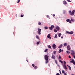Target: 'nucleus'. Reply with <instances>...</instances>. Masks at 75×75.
Returning a JSON list of instances; mask_svg holds the SVG:
<instances>
[{"label":"nucleus","mask_w":75,"mask_h":75,"mask_svg":"<svg viewBox=\"0 0 75 75\" xmlns=\"http://www.w3.org/2000/svg\"><path fill=\"white\" fill-rule=\"evenodd\" d=\"M71 12L72 11H69V13H70V15L71 16H74V15L75 14V13H74V12H73L72 11L71 13Z\"/></svg>","instance_id":"f257e3e1"},{"label":"nucleus","mask_w":75,"mask_h":75,"mask_svg":"<svg viewBox=\"0 0 75 75\" xmlns=\"http://www.w3.org/2000/svg\"><path fill=\"white\" fill-rule=\"evenodd\" d=\"M41 29L38 28V33L39 35H40L41 34Z\"/></svg>","instance_id":"f03ea898"},{"label":"nucleus","mask_w":75,"mask_h":75,"mask_svg":"<svg viewBox=\"0 0 75 75\" xmlns=\"http://www.w3.org/2000/svg\"><path fill=\"white\" fill-rule=\"evenodd\" d=\"M52 47L53 49H56V48H57V45L54 44H53L52 45Z\"/></svg>","instance_id":"7ed1b4c3"},{"label":"nucleus","mask_w":75,"mask_h":75,"mask_svg":"<svg viewBox=\"0 0 75 75\" xmlns=\"http://www.w3.org/2000/svg\"><path fill=\"white\" fill-rule=\"evenodd\" d=\"M45 59L46 61H48V57L47 55H45Z\"/></svg>","instance_id":"20e7f679"},{"label":"nucleus","mask_w":75,"mask_h":75,"mask_svg":"<svg viewBox=\"0 0 75 75\" xmlns=\"http://www.w3.org/2000/svg\"><path fill=\"white\" fill-rule=\"evenodd\" d=\"M54 28V25H51V27H50L49 28L50 30H52L53 28Z\"/></svg>","instance_id":"39448f33"},{"label":"nucleus","mask_w":75,"mask_h":75,"mask_svg":"<svg viewBox=\"0 0 75 75\" xmlns=\"http://www.w3.org/2000/svg\"><path fill=\"white\" fill-rule=\"evenodd\" d=\"M47 37L50 39H51V35L50 34H49L47 36Z\"/></svg>","instance_id":"423d86ee"},{"label":"nucleus","mask_w":75,"mask_h":75,"mask_svg":"<svg viewBox=\"0 0 75 75\" xmlns=\"http://www.w3.org/2000/svg\"><path fill=\"white\" fill-rule=\"evenodd\" d=\"M71 51L72 52H73L72 53H71V55H74V54H75V52H74V51H73V50H71Z\"/></svg>","instance_id":"0eeeda50"},{"label":"nucleus","mask_w":75,"mask_h":75,"mask_svg":"<svg viewBox=\"0 0 75 75\" xmlns=\"http://www.w3.org/2000/svg\"><path fill=\"white\" fill-rule=\"evenodd\" d=\"M70 46H69V45H68L67 46V49L68 50H69H69H71V48H70Z\"/></svg>","instance_id":"6e6552de"},{"label":"nucleus","mask_w":75,"mask_h":75,"mask_svg":"<svg viewBox=\"0 0 75 75\" xmlns=\"http://www.w3.org/2000/svg\"><path fill=\"white\" fill-rule=\"evenodd\" d=\"M56 29H57L58 31H59V27L58 26H57L56 28Z\"/></svg>","instance_id":"1a4fd4ad"},{"label":"nucleus","mask_w":75,"mask_h":75,"mask_svg":"<svg viewBox=\"0 0 75 75\" xmlns=\"http://www.w3.org/2000/svg\"><path fill=\"white\" fill-rule=\"evenodd\" d=\"M67 67H68L69 69L70 70H71V67L69 66V65H68Z\"/></svg>","instance_id":"9d476101"},{"label":"nucleus","mask_w":75,"mask_h":75,"mask_svg":"<svg viewBox=\"0 0 75 75\" xmlns=\"http://www.w3.org/2000/svg\"><path fill=\"white\" fill-rule=\"evenodd\" d=\"M52 59H55V57L54 55L52 56Z\"/></svg>","instance_id":"9b49d317"},{"label":"nucleus","mask_w":75,"mask_h":75,"mask_svg":"<svg viewBox=\"0 0 75 75\" xmlns=\"http://www.w3.org/2000/svg\"><path fill=\"white\" fill-rule=\"evenodd\" d=\"M62 74H64V75H67L65 73V71H64V70H62Z\"/></svg>","instance_id":"f8f14e48"},{"label":"nucleus","mask_w":75,"mask_h":75,"mask_svg":"<svg viewBox=\"0 0 75 75\" xmlns=\"http://www.w3.org/2000/svg\"><path fill=\"white\" fill-rule=\"evenodd\" d=\"M63 67L64 69H67V67H66V65L64 64L63 66Z\"/></svg>","instance_id":"ddd939ff"},{"label":"nucleus","mask_w":75,"mask_h":75,"mask_svg":"<svg viewBox=\"0 0 75 75\" xmlns=\"http://www.w3.org/2000/svg\"><path fill=\"white\" fill-rule=\"evenodd\" d=\"M63 4H67V2L65 1H63Z\"/></svg>","instance_id":"4468645a"},{"label":"nucleus","mask_w":75,"mask_h":75,"mask_svg":"<svg viewBox=\"0 0 75 75\" xmlns=\"http://www.w3.org/2000/svg\"><path fill=\"white\" fill-rule=\"evenodd\" d=\"M74 62H75V61L74 60H72L70 62H71V63H73V64H74Z\"/></svg>","instance_id":"2eb2a0df"},{"label":"nucleus","mask_w":75,"mask_h":75,"mask_svg":"<svg viewBox=\"0 0 75 75\" xmlns=\"http://www.w3.org/2000/svg\"><path fill=\"white\" fill-rule=\"evenodd\" d=\"M57 37L58 36H57V35L55 34L54 36V38H57Z\"/></svg>","instance_id":"dca6fc26"},{"label":"nucleus","mask_w":75,"mask_h":75,"mask_svg":"<svg viewBox=\"0 0 75 75\" xmlns=\"http://www.w3.org/2000/svg\"><path fill=\"white\" fill-rule=\"evenodd\" d=\"M61 51H62V50L61 49H60L58 52L59 53L61 52Z\"/></svg>","instance_id":"f3484780"},{"label":"nucleus","mask_w":75,"mask_h":75,"mask_svg":"<svg viewBox=\"0 0 75 75\" xmlns=\"http://www.w3.org/2000/svg\"><path fill=\"white\" fill-rule=\"evenodd\" d=\"M67 44L66 43H65L64 45V47H66V46H67Z\"/></svg>","instance_id":"a211bd4d"},{"label":"nucleus","mask_w":75,"mask_h":75,"mask_svg":"<svg viewBox=\"0 0 75 75\" xmlns=\"http://www.w3.org/2000/svg\"><path fill=\"white\" fill-rule=\"evenodd\" d=\"M36 38H37V39H39V37H38V35H37L36 36Z\"/></svg>","instance_id":"6ab92c4d"},{"label":"nucleus","mask_w":75,"mask_h":75,"mask_svg":"<svg viewBox=\"0 0 75 75\" xmlns=\"http://www.w3.org/2000/svg\"><path fill=\"white\" fill-rule=\"evenodd\" d=\"M34 68L35 69H37V68H38L36 66H35V67H34Z\"/></svg>","instance_id":"aec40b11"},{"label":"nucleus","mask_w":75,"mask_h":75,"mask_svg":"<svg viewBox=\"0 0 75 75\" xmlns=\"http://www.w3.org/2000/svg\"><path fill=\"white\" fill-rule=\"evenodd\" d=\"M38 25H41V23L40 22H39L38 23Z\"/></svg>","instance_id":"412c9836"},{"label":"nucleus","mask_w":75,"mask_h":75,"mask_svg":"<svg viewBox=\"0 0 75 75\" xmlns=\"http://www.w3.org/2000/svg\"><path fill=\"white\" fill-rule=\"evenodd\" d=\"M48 50L47 49H46L45 50V52H47Z\"/></svg>","instance_id":"4be33fe9"},{"label":"nucleus","mask_w":75,"mask_h":75,"mask_svg":"<svg viewBox=\"0 0 75 75\" xmlns=\"http://www.w3.org/2000/svg\"><path fill=\"white\" fill-rule=\"evenodd\" d=\"M73 31H71L70 32V34H73Z\"/></svg>","instance_id":"5701e85b"},{"label":"nucleus","mask_w":75,"mask_h":75,"mask_svg":"<svg viewBox=\"0 0 75 75\" xmlns=\"http://www.w3.org/2000/svg\"><path fill=\"white\" fill-rule=\"evenodd\" d=\"M66 52H67V54H70V52H69L68 51H67Z\"/></svg>","instance_id":"b1692460"},{"label":"nucleus","mask_w":75,"mask_h":75,"mask_svg":"<svg viewBox=\"0 0 75 75\" xmlns=\"http://www.w3.org/2000/svg\"><path fill=\"white\" fill-rule=\"evenodd\" d=\"M54 31L55 32V33H57V30L54 29Z\"/></svg>","instance_id":"393cba45"},{"label":"nucleus","mask_w":75,"mask_h":75,"mask_svg":"<svg viewBox=\"0 0 75 75\" xmlns=\"http://www.w3.org/2000/svg\"><path fill=\"white\" fill-rule=\"evenodd\" d=\"M62 34L61 33H59V35L58 36L59 37H61V35Z\"/></svg>","instance_id":"a878e982"},{"label":"nucleus","mask_w":75,"mask_h":75,"mask_svg":"<svg viewBox=\"0 0 75 75\" xmlns=\"http://www.w3.org/2000/svg\"><path fill=\"white\" fill-rule=\"evenodd\" d=\"M56 52H57V51H54L53 52V54H55L56 53Z\"/></svg>","instance_id":"bb28decb"},{"label":"nucleus","mask_w":75,"mask_h":75,"mask_svg":"<svg viewBox=\"0 0 75 75\" xmlns=\"http://www.w3.org/2000/svg\"><path fill=\"white\" fill-rule=\"evenodd\" d=\"M44 28L45 29H48V28L46 26Z\"/></svg>","instance_id":"cd10ccee"},{"label":"nucleus","mask_w":75,"mask_h":75,"mask_svg":"<svg viewBox=\"0 0 75 75\" xmlns=\"http://www.w3.org/2000/svg\"><path fill=\"white\" fill-rule=\"evenodd\" d=\"M69 19H67L66 20V21L67 22H69Z\"/></svg>","instance_id":"c85d7f7f"},{"label":"nucleus","mask_w":75,"mask_h":75,"mask_svg":"<svg viewBox=\"0 0 75 75\" xmlns=\"http://www.w3.org/2000/svg\"><path fill=\"white\" fill-rule=\"evenodd\" d=\"M46 61L45 62L46 64H48V60H46Z\"/></svg>","instance_id":"c756f323"},{"label":"nucleus","mask_w":75,"mask_h":75,"mask_svg":"<svg viewBox=\"0 0 75 75\" xmlns=\"http://www.w3.org/2000/svg\"><path fill=\"white\" fill-rule=\"evenodd\" d=\"M71 21H72V22H74V20L72 19V18L71 19Z\"/></svg>","instance_id":"7c9ffc66"},{"label":"nucleus","mask_w":75,"mask_h":75,"mask_svg":"<svg viewBox=\"0 0 75 75\" xmlns=\"http://www.w3.org/2000/svg\"><path fill=\"white\" fill-rule=\"evenodd\" d=\"M60 48H62V45L61 44L60 45Z\"/></svg>","instance_id":"2f4dec72"},{"label":"nucleus","mask_w":75,"mask_h":75,"mask_svg":"<svg viewBox=\"0 0 75 75\" xmlns=\"http://www.w3.org/2000/svg\"><path fill=\"white\" fill-rule=\"evenodd\" d=\"M40 42H37V45H38L40 44Z\"/></svg>","instance_id":"473e14b6"},{"label":"nucleus","mask_w":75,"mask_h":75,"mask_svg":"<svg viewBox=\"0 0 75 75\" xmlns=\"http://www.w3.org/2000/svg\"><path fill=\"white\" fill-rule=\"evenodd\" d=\"M66 33H67V34H70V32H68V31H67Z\"/></svg>","instance_id":"72a5a7b5"},{"label":"nucleus","mask_w":75,"mask_h":75,"mask_svg":"<svg viewBox=\"0 0 75 75\" xmlns=\"http://www.w3.org/2000/svg\"><path fill=\"white\" fill-rule=\"evenodd\" d=\"M21 17H24V15H21Z\"/></svg>","instance_id":"f704fd0d"},{"label":"nucleus","mask_w":75,"mask_h":75,"mask_svg":"<svg viewBox=\"0 0 75 75\" xmlns=\"http://www.w3.org/2000/svg\"><path fill=\"white\" fill-rule=\"evenodd\" d=\"M48 47L49 48H51V47L50 46V45H49L48 46Z\"/></svg>","instance_id":"c9c22d12"},{"label":"nucleus","mask_w":75,"mask_h":75,"mask_svg":"<svg viewBox=\"0 0 75 75\" xmlns=\"http://www.w3.org/2000/svg\"><path fill=\"white\" fill-rule=\"evenodd\" d=\"M67 1H68V2H69L70 3H71V1L70 0H67Z\"/></svg>","instance_id":"e433bc0d"},{"label":"nucleus","mask_w":75,"mask_h":75,"mask_svg":"<svg viewBox=\"0 0 75 75\" xmlns=\"http://www.w3.org/2000/svg\"><path fill=\"white\" fill-rule=\"evenodd\" d=\"M69 22L70 23H72V22H71V20H69Z\"/></svg>","instance_id":"4c0bfd02"},{"label":"nucleus","mask_w":75,"mask_h":75,"mask_svg":"<svg viewBox=\"0 0 75 75\" xmlns=\"http://www.w3.org/2000/svg\"><path fill=\"white\" fill-rule=\"evenodd\" d=\"M20 0H18V2H17V3H19L20 2Z\"/></svg>","instance_id":"58836bf2"},{"label":"nucleus","mask_w":75,"mask_h":75,"mask_svg":"<svg viewBox=\"0 0 75 75\" xmlns=\"http://www.w3.org/2000/svg\"><path fill=\"white\" fill-rule=\"evenodd\" d=\"M60 62L61 63H62V64H63V62L61 60H60Z\"/></svg>","instance_id":"ea45409f"},{"label":"nucleus","mask_w":75,"mask_h":75,"mask_svg":"<svg viewBox=\"0 0 75 75\" xmlns=\"http://www.w3.org/2000/svg\"><path fill=\"white\" fill-rule=\"evenodd\" d=\"M73 12V13H75V10H73L72 11Z\"/></svg>","instance_id":"a19ab883"},{"label":"nucleus","mask_w":75,"mask_h":75,"mask_svg":"<svg viewBox=\"0 0 75 75\" xmlns=\"http://www.w3.org/2000/svg\"><path fill=\"white\" fill-rule=\"evenodd\" d=\"M64 65H65V64H66V62H65V61H64Z\"/></svg>","instance_id":"79ce46f5"},{"label":"nucleus","mask_w":75,"mask_h":75,"mask_svg":"<svg viewBox=\"0 0 75 75\" xmlns=\"http://www.w3.org/2000/svg\"><path fill=\"white\" fill-rule=\"evenodd\" d=\"M59 59H61V56H60V55H59Z\"/></svg>","instance_id":"37998d69"},{"label":"nucleus","mask_w":75,"mask_h":75,"mask_svg":"<svg viewBox=\"0 0 75 75\" xmlns=\"http://www.w3.org/2000/svg\"><path fill=\"white\" fill-rule=\"evenodd\" d=\"M32 66L33 67H34L35 65H34V64H32Z\"/></svg>","instance_id":"c03bdc74"},{"label":"nucleus","mask_w":75,"mask_h":75,"mask_svg":"<svg viewBox=\"0 0 75 75\" xmlns=\"http://www.w3.org/2000/svg\"><path fill=\"white\" fill-rule=\"evenodd\" d=\"M65 11H63V13L65 14Z\"/></svg>","instance_id":"a18cd8bd"},{"label":"nucleus","mask_w":75,"mask_h":75,"mask_svg":"<svg viewBox=\"0 0 75 75\" xmlns=\"http://www.w3.org/2000/svg\"><path fill=\"white\" fill-rule=\"evenodd\" d=\"M47 18H50V16H48V15H47Z\"/></svg>","instance_id":"49530a36"},{"label":"nucleus","mask_w":75,"mask_h":75,"mask_svg":"<svg viewBox=\"0 0 75 75\" xmlns=\"http://www.w3.org/2000/svg\"><path fill=\"white\" fill-rule=\"evenodd\" d=\"M55 62L56 63V64H57V60H55Z\"/></svg>","instance_id":"de8ad7c7"},{"label":"nucleus","mask_w":75,"mask_h":75,"mask_svg":"<svg viewBox=\"0 0 75 75\" xmlns=\"http://www.w3.org/2000/svg\"><path fill=\"white\" fill-rule=\"evenodd\" d=\"M69 58H71V56L70 55L69 56Z\"/></svg>","instance_id":"09e8293b"},{"label":"nucleus","mask_w":75,"mask_h":75,"mask_svg":"<svg viewBox=\"0 0 75 75\" xmlns=\"http://www.w3.org/2000/svg\"><path fill=\"white\" fill-rule=\"evenodd\" d=\"M56 75H60V74H59V73H57L56 74Z\"/></svg>","instance_id":"8fccbe9b"},{"label":"nucleus","mask_w":75,"mask_h":75,"mask_svg":"<svg viewBox=\"0 0 75 75\" xmlns=\"http://www.w3.org/2000/svg\"><path fill=\"white\" fill-rule=\"evenodd\" d=\"M53 17H55V14H53V15H52Z\"/></svg>","instance_id":"3c124183"},{"label":"nucleus","mask_w":75,"mask_h":75,"mask_svg":"<svg viewBox=\"0 0 75 75\" xmlns=\"http://www.w3.org/2000/svg\"><path fill=\"white\" fill-rule=\"evenodd\" d=\"M61 48L60 47V46H59L58 47V48Z\"/></svg>","instance_id":"603ef678"},{"label":"nucleus","mask_w":75,"mask_h":75,"mask_svg":"<svg viewBox=\"0 0 75 75\" xmlns=\"http://www.w3.org/2000/svg\"><path fill=\"white\" fill-rule=\"evenodd\" d=\"M73 64H74V65H75V62L73 63Z\"/></svg>","instance_id":"864d4df0"},{"label":"nucleus","mask_w":75,"mask_h":75,"mask_svg":"<svg viewBox=\"0 0 75 75\" xmlns=\"http://www.w3.org/2000/svg\"><path fill=\"white\" fill-rule=\"evenodd\" d=\"M60 71V74H61V71H60V70H59Z\"/></svg>","instance_id":"5fc2aeb1"},{"label":"nucleus","mask_w":75,"mask_h":75,"mask_svg":"<svg viewBox=\"0 0 75 75\" xmlns=\"http://www.w3.org/2000/svg\"><path fill=\"white\" fill-rule=\"evenodd\" d=\"M61 38H63V37L62 36Z\"/></svg>","instance_id":"6e6d98bb"},{"label":"nucleus","mask_w":75,"mask_h":75,"mask_svg":"<svg viewBox=\"0 0 75 75\" xmlns=\"http://www.w3.org/2000/svg\"><path fill=\"white\" fill-rule=\"evenodd\" d=\"M26 61H27V62H28V60H26Z\"/></svg>","instance_id":"4d7b16f0"},{"label":"nucleus","mask_w":75,"mask_h":75,"mask_svg":"<svg viewBox=\"0 0 75 75\" xmlns=\"http://www.w3.org/2000/svg\"><path fill=\"white\" fill-rule=\"evenodd\" d=\"M62 51H63V50H62Z\"/></svg>","instance_id":"13d9d810"},{"label":"nucleus","mask_w":75,"mask_h":75,"mask_svg":"<svg viewBox=\"0 0 75 75\" xmlns=\"http://www.w3.org/2000/svg\"><path fill=\"white\" fill-rule=\"evenodd\" d=\"M74 17H75V15H74Z\"/></svg>","instance_id":"bf43d9fd"}]
</instances>
